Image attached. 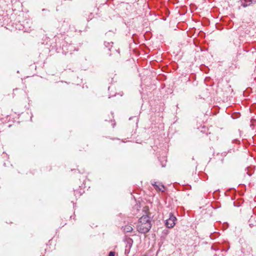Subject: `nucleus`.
Segmentation results:
<instances>
[{
	"label": "nucleus",
	"instance_id": "nucleus-3",
	"mask_svg": "<svg viewBox=\"0 0 256 256\" xmlns=\"http://www.w3.org/2000/svg\"><path fill=\"white\" fill-rule=\"evenodd\" d=\"M152 184L154 186L156 190L164 192V186L160 182H152Z\"/></svg>",
	"mask_w": 256,
	"mask_h": 256
},
{
	"label": "nucleus",
	"instance_id": "nucleus-2",
	"mask_svg": "<svg viewBox=\"0 0 256 256\" xmlns=\"http://www.w3.org/2000/svg\"><path fill=\"white\" fill-rule=\"evenodd\" d=\"M176 218L172 213L170 214V218L166 220V225L168 228H172L175 225Z\"/></svg>",
	"mask_w": 256,
	"mask_h": 256
},
{
	"label": "nucleus",
	"instance_id": "nucleus-4",
	"mask_svg": "<svg viewBox=\"0 0 256 256\" xmlns=\"http://www.w3.org/2000/svg\"><path fill=\"white\" fill-rule=\"evenodd\" d=\"M252 2V0H241V4L244 7L250 6Z\"/></svg>",
	"mask_w": 256,
	"mask_h": 256
},
{
	"label": "nucleus",
	"instance_id": "nucleus-1",
	"mask_svg": "<svg viewBox=\"0 0 256 256\" xmlns=\"http://www.w3.org/2000/svg\"><path fill=\"white\" fill-rule=\"evenodd\" d=\"M152 226L150 218L147 214L142 216L139 220L137 225V230L139 232H148Z\"/></svg>",
	"mask_w": 256,
	"mask_h": 256
},
{
	"label": "nucleus",
	"instance_id": "nucleus-7",
	"mask_svg": "<svg viewBox=\"0 0 256 256\" xmlns=\"http://www.w3.org/2000/svg\"><path fill=\"white\" fill-rule=\"evenodd\" d=\"M108 256H115V252H110Z\"/></svg>",
	"mask_w": 256,
	"mask_h": 256
},
{
	"label": "nucleus",
	"instance_id": "nucleus-6",
	"mask_svg": "<svg viewBox=\"0 0 256 256\" xmlns=\"http://www.w3.org/2000/svg\"><path fill=\"white\" fill-rule=\"evenodd\" d=\"M113 44V42H105L104 43V46H106V47H108V50H110V48L112 47V44Z\"/></svg>",
	"mask_w": 256,
	"mask_h": 256
},
{
	"label": "nucleus",
	"instance_id": "nucleus-5",
	"mask_svg": "<svg viewBox=\"0 0 256 256\" xmlns=\"http://www.w3.org/2000/svg\"><path fill=\"white\" fill-rule=\"evenodd\" d=\"M133 230L132 228L130 226H125L124 227V230L125 232H130Z\"/></svg>",
	"mask_w": 256,
	"mask_h": 256
}]
</instances>
